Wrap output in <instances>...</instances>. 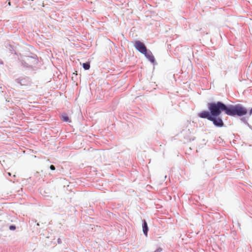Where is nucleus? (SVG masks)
<instances>
[{
    "mask_svg": "<svg viewBox=\"0 0 252 252\" xmlns=\"http://www.w3.org/2000/svg\"><path fill=\"white\" fill-rule=\"evenodd\" d=\"M208 107L213 116H219L222 111L228 115L242 116L247 113V109L240 105H230L227 107L221 102L209 103Z\"/></svg>",
    "mask_w": 252,
    "mask_h": 252,
    "instance_id": "obj_1",
    "label": "nucleus"
},
{
    "mask_svg": "<svg viewBox=\"0 0 252 252\" xmlns=\"http://www.w3.org/2000/svg\"><path fill=\"white\" fill-rule=\"evenodd\" d=\"M135 48L141 53L145 54L147 49L144 44L140 41H136L134 43Z\"/></svg>",
    "mask_w": 252,
    "mask_h": 252,
    "instance_id": "obj_2",
    "label": "nucleus"
},
{
    "mask_svg": "<svg viewBox=\"0 0 252 252\" xmlns=\"http://www.w3.org/2000/svg\"><path fill=\"white\" fill-rule=\"evenodd\" d=\"M218 116H212V119L210 120L213 122L214 125L218 127H222L224 124L221 118L217 117Z\"/></svg>",
    "mask_w": 252,
    "mask_h": 252,
    "instance_id": "obj_3",
    "label": "nucleus"
},
{
    "mask_svg": "<svg viewBox=\"0 0 252 252\" xmlns=\"http://www.w3.org/2000/svg\"><path fill=\"white\" fill-rule=\"evenodd\" d=\"M198 116L201 118L207 119L210 121L212 119L213 115L211 114L210 112L203 111L198 114Z\"/></svg>",
    "mask_w": 252,
    "mask_h": 252,
    "instance_id": "obj_4",
    "label": "nucleus"
},
{
    "mask_svg": "<svg viewBox=\"0 0 252 252\" xmlns=\"http://www.w3.org/2000/svg\"><path fill=\"white\" fill-rule=\"evenodd\" d=\"M145 57L152 63H154L155 62V58L154 56L153 55L152 52L151 51H148V50L146 51V53L145 54H143Z\"/></svg>",
    "mask_w": 252,
    "mask_h": 252,
    "instance_id": "obj_5",
    "label": "nucleus"
},
{
    "mask_svg": "<svg viewBox=\"0 0 252 252\" xmlns=\"http://www.w3.org/2000/svg\"><path fill=\"white\" fill-rule=\"evenodd\" d=\"M143 233L146 236H147L148 228V225L145 220H144L143 225Z\"/></svg>",
    "mask_w": 252,
    "mask_h": 252,
    "instance_id": "obj_6",
    "label": "nucleus"
},
{
    "mask_svg": "<svg viewBox=\"0 0 252 252\" xmlns=\"http://www.w3.org/2000/svg\"><path fill=\"white\" fill-rule=\"evenodd\" d=\"M61 120L63 121V122H70L71 121L69 120V118H68V117L64 114V115H63L61 117Z\"/></svg>",
    "mask_w": 252,
    "mask_h": 252,
    "instance_id": "obj_7",
    "label": "nucleus"
},
{
    "mask_svg": "<svg viewBox=\"0 0 252 252\" xmlns=\"http://www.w3.org/2000/svg\"><path fill=\"white\" fill-rule=\"evenodd\" d=\"M82 65L85 70H88L90 67V63L89 62L83 63Z\"/></svg>",
    "mask_w": 252,
    "mask_h": 252,
    "instance_id": "obj_8",
    "label": "nucleus"
},
{
    "mask_svg": "<svg viewBox=\"0 0 252 252\" xmlns=\"http://www.w3.org/2000/svg\"><path fill=\"white\" fill-rule=\"evenodd\" d=\"M9 229L11 230H14L16 229V227L14 225H10L9 227Z\"/></svg>",
    "mask_w": 252,
    "mask_h": 252,
    "instance_id": "obj_9",
    "label": "nucleus"
},
{
    "mask_svg": "<svg viewBox=\"0 0 252 252\" xmlns=\"http://www.w3.org/2000/svg\"><path fill=\"white\" fill-rule=\"evenodd\" d=\"M50 168L52 170H55V167L53 165H51L50 166Z\"/></svg>",
    "mask_w": 252,
    "mask_h": 252,
    "instance_id": "obj_10",
    "label": "nucleus"
},
{
    "mask_svg": "<svg viewBox=\"0 0 252 252\" xmlns=\"http://www.w3.org/2000/svg\"><path fill=\"white\" fill-rule=\"evenodd\" d=\"M250 115H252V108L250 111Z\"/></svg>",
    "mask_w": 252,
    "mask_h": 252,
    "instance_id": "obj_11",
    "label": "nucleus"
},
{
    "mask_svg": "<svg viewBox=\"0 0 252 252\" xmlns=\"http://www.w3.org/2000/svg\"><path fill=\"white\" fill-rule=\"evenodd\" d=\"M8 4L9 6H10V5H11V3H10V1H9V2H8Z\"/></svg>",
    "mask_w": 252,
    "mask_h": 252,
    "instance_id": "obj_12",
    "label": "nucleus"
},
{
    "mask_svg": "<svg viewBox=\"0 0 252 252\" xmlns=\"http://www.w3.org/2000/svg\"><path fill=\"white\" fill-rule=\"evenodd\" d=\"M8 174L9 176L11 175V174L10 173H8Z\"/></svg>",
    "mask_w": 252,
    "mask_h": 252,
    "instance_id": "obj_13",
    "label": "nucleus"
}]
</instances>
